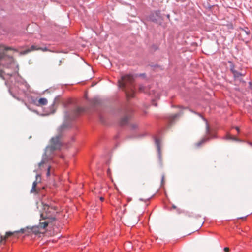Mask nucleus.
<instances>
[{"instance_id": "nucleus-12", "label": "nucleus", "mask_w": 252, "mask_h": 252, "mask_svg": "<svg viewBox=\"0 0 252 252\" xmlns=\"http://www.w3.org/2000/svg\"><path fill=\"white\" fill-rule=\"evenodd\" d=\"M154 139H155V144L157 147V149H158V154L160 155V140L159 138H158L157 137H155L154 138Z\"/></svg>"}, {"instance_id": "nucleus-28", "label": "nucleus", "mask_w": 252, "mask_h": 252, "mask_svg": "<svg viewBox=\"0 0 252 252\" xmlns=\"http://www.w3.org/2000/svg\"><path fill=\"white\" fill-rule=\"evenodd\" d=\"M163 179H164V177L163 176L162 178V182L163 181Z\"/></svg>"}, {"instance_id": "nucleus-8", "label": "nucleus", "mask_w": 252, "mask_h": 252, "mask_svg": "<svg viewBox=\"0 0 252 252\" xmlns=\"http://www.w3.org/2000/svg\"><path fill=\"white\" fill-rule=\"evenodd\" d=\"M41 50L43 51H46L48 50L46 47L41 48L38 47L37 45H33L29 49L27 50V52H30L34 50Z\"/></svg>"}, {"instance_id": "nucleus-1", "label": "nucleus", "mask_w": 252, "mask_h": 252, "mask_svg": "<svg viewBox=\"0 0 252 252\" xmlns=\"http://www.w3.org/2000/svg\"><path fill=\"white\" fill-rule=\"evenodd\" d=\"M118 83L119 87L125 92L128 98L134 96L135 88L133 75L126 74L122 76L121 79L118 80Z\"/></svg>"}, {"instance_id": "nucleus-21", "label": "nucleus", "mask_w": 252, "mask_h": 252, "mask_svg": "<svg viewBox=\"0 0 252 252\" xmlns=\"http://www.w3.org/2000/svg\"><path fill=\"white\" fill-rule=\"evenodd\" d=\"M224 251L225 252H229V249L228 247H225V248H224Z\"/></svg>"}, {"instance_id": "nucleus-19", "label": "nucleus", "mask_w": 252, "mask_h": 252, "mask_svg": "<svg viewBox=\"0 0 252 252\" xmlns=\"http://www.w3.org/2000/svg\"><path fill=\"white\" fill-rule=\"evenodd\" d=\"M154 96H155L156 99H159V98L160 95L158 94V93H157L156 94H155V93L154 92Z\"/></svg>"}, {"instance_id": "nucleus-7", "label": "nucleus", "mask_w": 252, "mask_h": 252, "mask_svg": "<svg viewBox=\"0 0 252 252\" xmlns=\"http://www.w3.org/2000/svg\"><path fill=\"white\" fill-rule=\"evenodd\" d=\"M228 63L230 64V70L233 75L234 80L241 81L242 77L245 75V73L237 70L234 64L231 61H229Z\"/></svg>"}, {"instance_id": "nucleus-13", "label": "nucleus", "mask_w": 252, "mask_h": 252, "mask_svg": "<svg viewBox=\"0 0 252 252\" xmlns=\"http://www.w3.org/2000/svg\"><path fill=\"white\" fill-rule=\"evenodd\" d=\"M83 108L81 107H78L76 109L75 111H74V116L73 117V119H74L75 117H77L82 112H83Z\"/></svg>"}, {"instance_id": "nucleus-30", "label": "nucleus", "mask_w": 252, "mask_h": 252, "mask_svg": "<svg viewBox=\"0 0 252 252\" xmlns=\"http://www.w3.org/2000/svg\"><path fill=\"white\" fill-rule=\"evenodd\" d=\"M249 144H250L251 145H252V143H250Z\"/></svg>"}, {"instance_id": "nucleus-16", "label": "nucleus", "mask_w": 252, "mask_h": 252, "mask_svg": "<svg viewBox=\"0 0 252 252\" xmlns=\"http://www.w3.org/2000/svg\"><path fill=\"white\" fill-rule=\"evenodd\" d=\"M0 50L3 51H6L9 50H13V49L11 47H6L3 45H0Z\"/></svg>"}, {"instance_id": "nucleus-18", "label": "nucleus", "mask_w": 252, "mask_h": 252, "mask_svg": "<svg viewBox=\"0 0 252 252\" xmlns=\"http://www.w3.org/2000/svg\"><path fill=\"white\" fill-rule=\"evenodd\" d=\"M127 246H129L130 248H132L131 244L129 242L126 243L124 244V247L125 248H126Z\"/></svg>"}, {"instance_id": "nucleus-2", "label": "nucleus", "mask_w": 252, "mask_h": 252, "mask_svg": "<svg viewBox=\"0 0 252 252\" xmlns=\"http://www.w3.org/2000/svg\"><path fill=\"white\" fill-rule=\"evenodd\" d=\"M48 224V221H43L42 220H40L39 224L38 225L33 226L32 228L30 229H29L28 228L27 229H21L19 231H15L13 232L11 231L7 232L4 237L1 236V240H6L7 238L12 236V235L19 233H25L26 234L28 235L29 233L32 232L35 234H37L41 232V229H45L47 226Z\"/></svg>"}, {"instance_id": "nucleus-31", "label": "nucleus", "mask_w": 252, "mask_h": 252, "mask_svg": "<svg viewBox=\"0 0 252 252\" xmlns=\"http://www.w3.org/2000/svg\"><path fill=\"white\" fill-rule=\"evenodd\" d=\"M65 117L67 118V114H66Z\"/></svg>"}, {"instance_id": "nucleus-23", "label": "nucleus", "mask_w": 252, "mask_h": 252, "mask_svg": "<svg viewBox=\"0 0 252 252\" xmlns=\"http://www.w3.org/2000/svg\"><path fill=\"white\" fill-rule=\"evenodd\" d=\"M244 31H245V33H246L247 35H248V34H249V33H250V32H249V31H246V30H245Z\"/></svg>"}, {"instance_id": "nucleus-4", "label": "nucleus", "mask_w": 252, "mask_h": 252, "mask_svg": "<svg viewBox=\"0 0 252 252\" xmlns=\"http://www.w3.org/2000/svg\"><path fill=\"white\" fill-rule=\"evenodd\" d=\"M203 120L206 122V135L199 142L196 144L197 147H200L202 144L206 142L209 141L210 139L216 138V136L215 133H213L210 128L209 124L207 120L203 118Z\"/></svg>"}, {"instance_id": "nucleus-26", "label": "nucleus", "mask_w": 252, "mask_h": 252, "mask_svg": "<svg viewBox=\"0 0 252 252\" xmlns=\"http://www.w3.org/2000/svg\"><path fill=\"white\" fill-rule=\"evenodd\" d=\"M9 92H10V93L11 94H12V93H11V89H9ZM12 94V95H13L12 94Z\"/></svg>"}, {"instance_id": "nucleus-25", "label": "nucleus", "mask_w": 252, "mask_h": 252, "mask_svg": "<svg viewBox=\"0 0 252 252\" xmlns=\"http://www.w3.org/2000/svg\"><path fill=\"white\" fill-rule=\"evenodd\" d=\"M235 128L237 130V131H238V132H239V131H240L239 128L238 127H236Z\"/></svg>"}, {"instance_id": "nucleus-3", "label": "nucleus", "mask_w": 252, "mask_h": 252, "mask_svg": "<svg viewBox=\"0 0 252 252\" xmlns=\"http://www.w3.org/2000/svg\"><path fill=\"white\" fill-rule=\"evenodd\" d=\"M57 208L55 206H49L47 204H43V212L40 216L43 221H48L49 223L55 219V214Z\"/></svg>"}, {"instance_id": "nucleus-11", "label": "nucleus", "mask_w": 252, "mask_h": 252, "mask_svg": "<svg viewBox=\"0 0 252 252\" xmlns=\"http://www.w3.org/2000/svg\"><path fill=\"white\" fill-rule=\"evenodd\" d=\"M36 181H35L32 184V189L31 190V192H33L36 191L35 189H36V187L37 186L38 178H39L40 179V176L39 174H37L36 176Z\"/></svg>"}, {"instance_id": "nucleus-9", "label": "nucleus", "mask_w": 252, "mask_h": 252, "mask_svg": "<svg viewBox=\"0 0 252 252\" xmlns=\"http://www.w3.org/2000/svg\"><path fill=\"white\" fill-rule=\"evenodd\" d=\"M47 99L45 98H41L38 100L34 101V104L38 106L46 105L47 104Z\"/></svg>"}, {"instance_id": "nucleus-14", "label": "nucleus", "mask_w": 252, "mask_h": 252, "mask_svg": "<svg viewBox=\"0 0 252 252\" xmlns=\"http://www.w3.org/2000/svg\"><path fill=\"white\" fill-rule=\"evenodd\" d=\"M223 139H226V140H232L238 141V139L237 138L229 134H227L225 137L223 138Z\"/></svg>"}, {"instance_id": "nucleus-24", "label": "nucleus", "mask_w": 252, "mask_h": 252, "mask_svg": "<svg viewBox=\"0 0 252 252\" xmlns=\"http://www.w3.org/2000/svg\"><path fill=\"white\" fill-rule=\"evenodd\" d=\"M100 200L101 201H104V197H100Z\"/></svg>"}, {"instance_id": "nucleus-27", "label": "nucleus", "mask_w": 252, "mask_h": 252, "mask_svg": "<svg viewBox=\"0 0 252 252\" xmlns=\"http://www.w3.org/2000/svg\"><path fill=\"white\" fill-rule=\"evenodd\" d=\"M55 102H54V103L52 104V107H53V106H54V105H55Z\"/></svg>"}, {"instance_id": "nucleus-10", "label": "nucleus", "mask_w": 252, "mask_h": 252, "mask_svg": "<svg viewBox=\"0 0 252 252\" xmlns=\"http://www.w3.org/2000/svg\"><path fill=\"white\" fill-rule=\"evenodd\" d=\"M46 165V167L47 168V172L46 173L47 176H49L50 174V169H51V166L49 165H46L45 163V161L44 159H43L40 163H39V166L40 167H41L42 166H43L44 165Z\"/></svg>"}, {"instance_id": "nucleus-5", "label": "nucleus", "mask_w": 252, "mask_h": 252, "mask_svg": "<svg viewBox=\"0 0 252 252\" xmlns=\"http://www.w3.org/2000/svg\"><path fill=\"white\" fill-rule=\"evenodd\" d=\"M61 136L62 135L60 133L56 136L52 138L51 142V145L50 147L47 148L45 153H47L49 150L53 152L54 150L61 148L62 146V141L61 140Z\"/></svg>"}, {"instance_id": "nucleus-15", "label": "nucleus", "mask_w": 252, "mask_h": 252, "mask_svg": "<svg viewBox=\"0 0 252 252\" xmlns=\"http://www.w3.org/2000/svg\"><path fill=\"white\" fill-rule=\"evenodd\" d=\"M179 116V114H176L172 115H170L168 117V121L170 123H172L174 120L177 118Z\"/></svg>"}, {"instance_id": "nucleus-29", "label": "nucleus", "mask_w": 252, "mask_h": 252, "mask_svg": "<svg viewBox=\"0 0 252 252\" xmlns=\"http://www.w3.org/2000/svg\"><path fill=\"white\" fill-rule=\"evenodd\" d=\"M156 15H157L158 17V14L157 12L156 13Z\"/></svg>"}, {"instance_id": "nucleus-6", "label": "nucleus", "mask_w": 252, "mask_h": 252, "mask_svg": "<svg viewBox=\"0 0 252 252\" xmlns=\"http://www.w3.org/2000/svg\"><path fill=\"white\" fill-rule=\"evenodd\" d=\"M123 112L124 116L120 121V124L122 126L128 124L132 116V110L129 106H126L123 110Z\"/></svg>"}, {"instance_id": "nucleus-17", "label": "nucleus", "mask_w": 252, "mask_h": 252, "mask_svg": "<svg viewBox=\"0 0 252 252\" xmlns=\"http://www.w3.org/2000/svg\"><path fill=\"white\" fill-rule=\"evenodd\" d=\"M139 91L141 92H146V88L143 85H140L139 88Z\"/></svg>"}, {"instance_id": "nucleus-22", "label": "nucleus", "mask_w": 252, "mask_h": 252, "mask_svg": "<svg viewBox=\"0 0 252 252\" xmlns=\"http://www.w3.org/2000/svg\"><path fill=\"white\" fill-rule=\"evenodd\" d=\"M151 20L153 21H157L158 20L157 18H153L152 17L150 18Z\"/></svg>"}, {"instance_id": "nucleus-20", "label": "nucleus", "mask_w": 252, "mask_h": 252, "mask_svg": "<svg viewBox=\"0 0 252 252\" xmlns=\"http://www.w3.org/2000/svg\"><path fill=\"white\" fill-rule=\"evenodd\" d=\"M131 127L132 129H136L137 127V125L136 124H133L131 125Z\"/></svg>"}]
</instances>
